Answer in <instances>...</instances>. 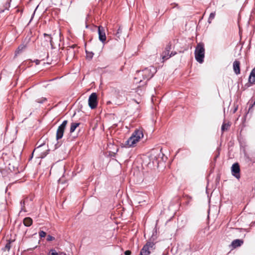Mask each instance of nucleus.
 Instances as JSON below:
<instances>
[{"label": "nucleus", "instance_id": "obj_39", "mask_svg": "<svg viewBox=\"0 0 255 255\" xmlns=\"http://www.w3.org/2000/svg\"><path fill=\"white\" fill-rule=\"evenodd\" d=\"M42 145H43V144H41V145H40L39 146H38L37 147V149H38V148H39L40 147H41ZM35 150H36V149H34V151Z\"/></svg>", "mask_w": 255, "mask_h": 255}, {"label": "nucleus", "instance_id": "obj_6", "mask_svg": "<svg viewBox=\"0 0 255 255\" xmlns=\"http://www.w3.org/2000/svg\"><path fill=\"white\" fill-rule=\"evenodd\" d=\"M67 123L68 121L67 120H64L63 121L62 123L58 127L56 135V140L57 141L62 138Z\"/></svg>", "mask_w": 255, "mask_h": 255}, {"label": "nucleus", "instance_id": "obj_32", "mask_svg": "<svg viewBox=\"0 0 255 255\" xmlns=\"http://www.w3.org/2000/svg\"><path fill=\"white\" fill-rule=\"evenodd\" d=\"M5 249L7 250L8 251L9 250V249H10V242H9L5 245Z\"/></svg>", "mask_w": 255, "mask_h": 255}, {"label": "nucleus", "instance_id": "obj_5", "mask_svg": "<svg viewBox=\"0 0 255 255\" xmlns=\"http://www.w3.org/2000/svg\"><path fill=\"white\" fill-rule=\"evenodd\" d=\"M76 48H77V46L76 44H73L67 47L66 60L71 61L75 57L76 52Z\"/></svg>", "mask_w": 255, "mask_h": 255}, {"label": "nucleus", "instance_id": "obj_13", "mask_svg": "<svg viewBox=\"0 0 255 255\" xmlns=\"http://www.w3.org/2000/svg\"><path fill=\"white\" fill-rule=\"evenodd\" d=\"M244 244V240L242 239H236L232 241L231 246L233 248L235 249L241 247Z\"/></svg>", "mask_w": 255, "mask_h": 255}, {"label": "nucleus", "instance_id": "obj_21", "mask_svg": "<svg viewBox=\"0 0 255 255\" xmlns=\"http://www.w3.org/2000/svg\"><path fill=\"white\" fill-rule=\"evenodd\" d=\"M230 126V125L229 124L223 123L221 127L222 131L223 132L225 130H227Z\"/></svg>", "mask_w": 255, "mask_h": 255}, {"label": "nucleus", "instance_id": "obj_35", "mask_svg": "<svg viewBox=\"0 0 255 255\" xmlns=\"http://www.w3.org/2000/svg\"><path fill=\"white\" fill-rule=\"evenodd\" d=\"M38 6H39V5H38L36 6V8L35 9V10H34V12H33V14H32V15L31 18V19H30V22L31 21V20H32V18H33V17H34V14H35V11H36V9H37V8H38Z\"/></svg>", "mask_w": 255, "mask_h": 255}, {"label": "nucleus", "instance_id": "obj_10", "mask_svg": "<svg viewBox=\"0 0 255 255\" xmlns=\"http://www.w3.org/2000/svg\"><path fill=\"white\" fill-rule=\"evenodd\" d=\"M30 40V37L26 36L24 40L23 41V42L18 46L17 50L15 51L16 54H18L19 53L21 52L23 50H24L27 47Z\"/></svg>", "mask_w": 255, "mask_h": 255}, {"label": "nucleus", "instance_id": "obj_31", "mask_svg": "<svg viewBox=\"0 0 255 255\" xmlns=\"http://www.w3.org/2000/svg\"><path fill=\"white\" fill-rule=\"evenodd\" d=\"M220 148L219 147L217 148V153H216V155L215 156V157H214V160L216 161L217 158L220 155Z\"/></svg>", "mask_w": 255, "mask_h": 255}, {"label": "nucleus", "instance_id": "obj_22", "mask_svg": "<svg viewBox=\"0 0 255 255\" xmlns=\"http://www.w3.org/2000/svg\"><path fill=\"white\" fill-rule=\"evenodd\" d=\"M215 14H216L215 12H213L210 13L209 18H208V22L209 23H211L212 22V20L213 19H214V18L215 17Z\"/></svg>", "mask_w": 255, "mask_h": 255}, {"label": "nucleus", "instance_id": "obj_27", "mask_svg": "<svg viewBox=\"0 0 255 255\" xmlns=\"http://www.w3.org/2000/svg\"><path fill=\"white\" fill-rule=\"evenodd\" d=\"M46 235V233L45 232L43 231H40L39 232V236L40 238H44Z\"/></svg>", "mask_w": 255, "mask_h": 255}, {"label": "nucleus", "instance_id": "obj_18", "mask_svg": "<svg viewBox=\"0 0 255 255\" xmlns=\"http://www.w3.org/2000/svg\"><path fill=\"white\" fill-rule=\"evenodd\" d=\"M144 88L140 86H138L136 92L140 96L142 95L144 93Z\"/></svg>", "mask_w": 255, "mask_h": 255}, {"label": "nucleus", "instance_id": "obj_16", "mask_svg": "<svg viewBox=\"0 0 255 255\" xmlns=\"http://www.w3.org/2000/svg\"><path fill=\"white\" fill-rule=\"evenodd\" d=\"M80 123H72L71 124L70 132L71 133L73 132L76 128L79 126Z\"/></svg>", "mask_w": 255, "mask_h": 255}, {"label": "nucleus", "instance_id": "obj_23", "mask_svg": "<svg viewBox=\"0 0 255 255\" xmlns=\"http://www.w3.org/2000/svg\"><path fill=\"white\" fill-rule=\"evenodd\" d=\"M87 58L91 60L94 56V53L93 52H90L86 50Z\"/></svg>", "mask_w": 255, "mask_h": 255}, {"label": "nucleus", "instance_id": "obj_9", "mask_svg": "<svg viewBox=\"0 0 255 255\" xmlns=\"http://www.w3.org/2000/svg\"><path fill=\"white\" fill-rule=\"evenodd\" d=\"M231 171L232 175L237 179L240 178V167L238 163H235L232 165Z\"/></svg>", "mask_w": 255, "mask_h": 255}, {"label": "nucleus", "instance_id": "obj_3", "mask_svg": "<svg viewBox=\"0 0 255 255\" xmlns=\"http://www.w3.org/2000/svg\"><path fill=\"white\" fill-rule=\"evenodd\" d=\"M195 57L196 61L199 63H202L205 57L204 44L199 43L197 44L195 50Z\"/></svg>", "mask_w": 255, "mask_h": 255}, {"label": "nucleus", "instance_id": "obj_12", "mask_svg": "<svg viewBox=\"0 0 255 255\" xmlns=\"http://www.w3.org/2000/svg\"><path fill=\"white\" fill-rule=\"evenodd\" d=\"M233 70L236 74H240V62L236 60L233 63Z\"/></svg>", "mask_w": 255, "mask_h": 255}, {"label": "nucleus", "instance_id": "obj_26", "mask_svg": "<svg viewBox=\"0 0 255 255\" xmlns=\"http://www.w3.org/2000/svg\"><path fill=\"white\" fill-rule=\"evenodd\" d=\"M49 151V149H47V150H46V151L45 152H41L39 157L41 158H44L47 155V154L48 153Z\"/></svg>", "mask_w": 255, "mask_h": 255}, {"label": "nucleus", "instance_id": "obj_29", "mask_svg": "<svg viewBox=\"0 0 255 255\" xmlns=\"http://www.w3.org/2000/svg\"><path fill=\"white\" fill-rule=\"evenodd\" d=\"M55 240V238L50 235L47 236L46 240L48 242L52 241Z\"/></svg>", "mask_w": 255, "mask_h": 255}, {"label": "nucleus", "instance_id": "obj_41", "mask_svg": "<svg viewBox=\"0 0 255 255\" xmlns=\"http://www.w3.org/2000/svg\"><path fill=\"white\" fill-rule=\"evenodd\" d=\"M33 153H32V156H33ZM32 156L31 157V158H32Z\"/></svg>", "mask_w": 255, "mask_h": 255}, {"label": "nucleus", "instance_id": "obj_15", "mask_svg": "<svg viewBox=\"0 0 255 255\" xmlns=\"http://www.w3.org/2000/svg\"><path fill=\"white\" fill-rule=\"evenodd\" d=\"M170 51H166L164 50L161 54V56L163 59V62L168 59L170 58Z\"/></svg>", "mask_w": 255, "mask_h": 255}, {"label": "nucleus", "instance_id": "obj_20", "mask_svg": "<svg viewBox=\"0 0 255 255\" xmlns=\"http://www.w3.org/2000/svg\"><path fill=\"white\" fill-rule=\"evenodd\" d=\"M11 0H7V2L4 5V9L3 10H1L0 11L1 13L4 12L5 9H8L9 7H10V5Z\"/></svg>", "mask_w": 255, "mask_h": 255}, {"label": "nucleus", "instance_id": "obj_19", "mask_svg": "<svg viewBox=\"0 0 255 255\" xmlns=\"http://www.w3.org/2000/svg\"><path fill=\"white\" fill-rule=\"evenodd\" d=\"M25 200H21L20 202V204L21 206V210L20 212L23 211V212H26V210L25 208Z\"/></svg>", "mask_w": 255, "mask_h": 255}, {"label": "nucleus", "instance_id": "obj_24", "mask_svg": "<svg viewBox=\"0 0 255 255\" xmlns=\"http://www.w3.org/2000/svg\"><path fill=\"white\" fill-rule=\"evenodd\" d=\"M47 101V99L46 98L42 97L39 99H37L36 100V102L37 103H40V104H43L45 102Z\"/></svg>", "mask_w": 255, "mask_h": 255}, {"label": "nucleus", "instance_id": "obj_11", "mask_svg": "<svg viewBox=\"0 0 255 255\" xmlns=\"http://www.w3.org/2000/svg\"><path fill=\"white\" fill-rule=\"evenodd\" d=\"M248 83L245 85L247 87H249L251 85L255 83V67L253 68L250 73L249 79Z\"/></svg>", "mask_w": 255, "mask_h": 255}, {"label": "nucleus", "instance_id": "obj_34", "mask_svg": "<svg viewBox=\"0 0 255 255\" xmlns=\"http://www.w3.org/2000/svg\"><path fill=\"white\" fill-rule=\"evenodd\" d=\"M161 149H162L161 148L159 150H157V149H154V150H152V152H153V153H156V152H157V153H158L159 152H161ZM160 153H159V154H160Z\"/></svg>", "mask_w": 255, "mask_h": 255}, {"label": "nucleus", "instance_id": "obj_17", "mask_svg": "<svg viewBox=\"0 0 255 255\" xmlns=\"http://www.w3.org/2000/svg\"><path fill=\"white\" fill-rule=\"evenodd\" d=\"M43 35H44V38H45L46 41L47 42H49L50 43V45H51V46H53L52 38L51 35H49V34H48L46 33H44Z\"/></svg>", "mask_w": 255, "mask_h": 255}, {"label": "nucleus", "instance_id": "obj_38", "mask_svg": "<svg viewBox=\"0 0 255 255\" xmlns=\"http://www.w3.org/2000/svg\"><path fill=\"white\" fill-rule=\"evenodd\" d=\"M60 146V145H58V142H57V143L55 145V149L57 148Z\"/></svg>", "mask_w": 255, "mask_h": 255}, {"label": "nucleus", "instance_id": "obj_7", "mask_svg": "<svg viewBox=\"0 0 255 255\" xmlns=\"http://www.w3.org/2000/svg\"><path fill=\"white\" fill-rule=\"evenodd\" d=\"M88 105L91 109H95L98 105V98L96 93H92L88 99Z\"/></svg>", "mask_w": 255, "mask_h": 255}, {"label": "nucleus", "instance_id": "obj_8", "mask_svg": "<svg viewBox=\"0 0 255 255\" xmlns=\"http://www.w3.org/2000/svg\"><path fill=\"white\" fill-rule=\"evenodd\" d=\"M98 32L99 40L104 44L106 40V36L105 28L102 26H99L98 27Z\"/></svg>", "mask_w": 255, "mask_h": 255}, {"label": "nucleus", "instance_id": "obj_4", "mask_svg": "<svg viewBox=\"0 0 255 255\" xmlns=\"http://www.w3.org/2000/svg\"><path fill=\"white\" fill-rule=\"evenodd\" d=\"M155 248V244L153 242L151 241H147L141 249L139 255H149L153 251Z\"/></svg>", "mask_w": 255, "mask_h": 255}, {"label": "nucleus", "instance_id": "obj_40", "mask_svg": "<svg viewBox=\"0 0 255 255\" xmlns=\"http://www.w3.org/2000/svg\"><path fill=\"white\" fill-rule=\"evenodd\" d=\"M237 108H236L234 110V113L236 112V111H237Z\"/></svg>", "mask_w": 255, "mask_h": 255}, {"label": "nucleus", "instance_id": "obj_28", "mask_svg": "<svg viewBox=\"0 0 255 255\" xmlns=\"http://www.w3.org/2000/svg\"><path fill=\"white\" fill-rule=\"evenodd\" d=\"M49 255H58V254L54 249H51L49 252Z\"/></svg>", "mask_w": 255, "mask_h": 255}, {"label": "nucleus", "instance_id": "obj_33", "mask_svg": "<svg viewBox=\"0 0 255 255\" xmlns=\"http://www.w3.org/2000/svg\"><path fill=\"white\" fill-rule=\"evenodd\" d=\"M124 254H125V255H130L131 254V252L129 250H127V251L125 252Z\"/></svg>", "mask_w": 255, "mask_h": 255}, {"label": "nucleus", "instance_id": "obj_1", "mask_svg": "<svg viewBox=\"0 0 255 255\" xmlns=\"http://www.w3.org/2000/svg\"><path fill=\"white\" fill-rule=\"evenodd\" d=\"M157 70L156 68L154 66H150L137 71V77H135V79H139L137 82L141 83L143 80L146 81L144 83H146L156 73Z\"/></svg>", "mask_w": 255, "mask_h": 255}, {"label": "nucleus", "instance_id": "obj_37", "mask_svg": "<svg viewBox=\"0 0 255 255\" xmlns=\"http://www.w3.org/2000/svg\"><path fill=\"white\" fill-rule=\"evenodd\" d=\"M35 63L36 65H38L40 63V60L36 59L33 61Z\"/></svg>", "mask_w": 255, "mask_h": 255}, {"label": "nucleus", "instance_id": "obj_2", "mask_svg": "<svg viewBox=\"0 0 255 255\" xmlns=\"http://www.w3.org/2000/svg\"><path fill=\"white\" fill-rule=\"evenodd\" d=\"M143 134L142 130L136 129L132 133L131 136L128 138L124 143V146L126 147H129L134 146V145L139 141V140L143 137Z\"/></svg>", "mask_w": 255, "mask_h": 255}, {"label": "nucleus", "instance_id": "obj_36", "mask_svg": "<svg viewBox=\"0 0 255 255\" xmlns=\"http://www.w3.org/2000/svg\"><path fill=\"white\" fill-rule=\"evenodd\" d=\"M176 52H171L170 53V58L173 56H174L175 54H176Z\"/></svg>", "mask_w": 255, "mask_h": 255}, {"label": "nucleus", "instance_id": "obj_30", "mask_svg": "<svg viewBox=\"0 0 255 255\" xmlns=\"http://www.w3.org/2000/svg\"><path fill=\"white\" fill-rule=\"evenodd\" d=\"M171 49V44H170V43H169L166 46L165 50L166 51H170Z\"/></svg>", "mask_w": 255, "mask_h": 255}, {"label": "nucleus", "instance_id": "obj_14", "mask_svg": "<svg viewBox=\"0 0 255 255\" xmlns=\"http://www.w3.org/2000/svg\"><path fill=\"white\" fill-rule=\"evenodd\" d=\"M32 223V219L30 217H26L23 219V224L26 227L30 226Z\"/></svg>", "mask_w": 255, "mask_h": 255}, {"label": "nucleus", "instance_id": "obj_25", "mask_svg": "<svg viewBox=\"0 0 255 255\" xmlns=\"http://www.w3.org/2000/svg\"><path fill=\"white\" fill-rule=\"evenodd\" d=\"M122 32V28L121 26H119L118 29L117 30V32L116 33V36L117 38H120V35Z\"/></svg>", "mask_w": 255, "mask_h": 255}]
</instances>
